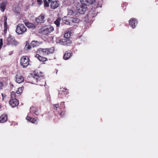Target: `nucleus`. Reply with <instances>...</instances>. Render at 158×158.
<instances>
[{
  "mask_svg": "<svg viewBox=\"0 0 158 158\" xmlns=\"http://www.w3.org/2000/svg\"><path fill=\"white\" fill-rule=\"evenodd\" d=\"M93 3L90 0H81L80 2L76 1L74 3V6L78 12L81 14H84L86 11L87 6H89Z\"/></svg>",
  "mask_w": 158,
  "mask_h": 158,
  "instance_id": "1",
  "label": "nucleus"
},
{
  "mask_svg": "<svg viewBox=\"0 0 158 158\" xmlns=\"http://www.w3.org/2000/svg\"><path fill=\"white\" fill-rule=\"evenodd\" d=\"M41 73V72H40V74L38 73H34L33 76L31 78L33 83L36 84V83H37V84L40 85H43L44 83H42L41 81H44V80L43 78V76Z\"/></svg>",
  "mask_w": 158,
  "mask_h": 158,
  "instance_id": "2",
  "label": "nucleus"
},
{
  "mask_svg": "<svg viewBox=\"0 0 158 158\" xmlns=\"http://www.w3.org/2000/svg\"><path fill=\"white\" fill-rule=\"evenodd\" d=\"M55 49L54 47H52L49 48H39L37 50V52L41 55L46 56L50 53H53Z\"/></svg>",
  "mask_w": 158,
  "mask_h": 158,
  "instance_id": "3",
  "label": "nucleus"
},
{
  "mask_svg": "<svg viewBox=\"0 0 158 158\" xmlns=\"http://www.w3.org/2000/svg\"><path fill=\"white\" fill-rule=\"evenodd\" d=\"M54 30V27L52 26L48 25L44 26L42 28L41 32L43 34L48 35Z\"/></svg>",
  "mask_w": 158,
  "mask_h": 158,
  "instance_id": "4",
  "label": "nucleus"
},
{
  "mask_svg": "<svg viewBox=\"0 0 158 158\" xmlns=\"http://www.w3.org/2000/svg\"><path fill=\"white\" fill-rule=\"evenodd\" d=\"M26 31L27 29L24 24L20 23L17 25L16 29V32L18 34H23Z\"/></svg>",
  "mask_w": 158,
  "mask_h": 158,
  "instance_id": "5",
  "label": "nucleus"
},
{
  "mask_svg": "<svg viewBox=\"0 0 158 158\" xmlns=\"http://www.w3.org/2000/svg\"><path fill=\"white\" fill-rule=\"evenodd\" d=\"M29 58L27 56H24L20 59V64L21 65L25 68L28 65Z\"/></svg>",
  "mask_w": 158,
  "mask_h": 158,
  "instance_id": "6",
  "label": "nucleus"
},
{
  "mask_svg": "<svg viewBox=\"0 0 158 158\" xmlns=\"http://www.w3.org/2000/svg\"><path fill=\"white\" fill-rule=\"evenodd\" d=\"M45 15L43 13L41 14L40 16L35 19V21L39 24L43 23L45 21Z\"/></svg>",
  "mask_w": 158,
  "mask_h": 158,
  "instance_id": "7",
  "label": "nucleus"
},
{
  "mask_svg": "<svg viewBox=\"0 0 158 158\" xmlns=\"http://www.w3.org/2000/svg\"><path fill=\"white\" fill-rule=\"evenodd\" d=\"M58 42L61 45H66L70 44L71 43V41L69 39H66L65 38L64 39L60 40Z\"/></svg>",
  "mask_w": 158,
  "mask_h": 158,
  "instance_id": "8",
  "label": "nucleus"
},
{
  "mask_svg": "<svg viewBox=\"0 0 158 158\" xmlns=\"http://www.w3.org/2000/svg\"><path fill=\"white\" fill-rule=\"evenodd\" d=\"M59 92L58 96L60 98H62L63 97L64 94L65 95H67L69 93L67 89L63 88H61L60 90H59Z\"/></svg>",
  "mask_w": 158,
  "mask_h": 158,
  "instance_id": "9",
  "label": "nucleus"
},
{
  "mask_svg": "<svg viewBox=\"0 0 158 158\" xmlns=\"http://www.w3.org/2000/svg\"><path fill=\"white\" fill-rule=\"evenodd\" d=\"M137 23V21L134 18L131 19L129 21V25L132 28H135Z\"/></svg>",
  "mask_w": 158,
  "mask_h": 158,
  "instance_id": "10",
  "label": "nucleus"
},
{
  "mask_svg": "<svg viewBox=\"0 0 158 158\" xmlns=\"http://www.w3.org/2000/svg\"><path fill=\"white\" fill-rule=\"evenodd\" d=\"M9 103L12 107H14L18 105L19 101L16 98H14L11 100Z\"/></svg>",
  "mask_w": 158,
  "mask_h": 158,
  "instance_id": "11",
  "label": "nucleus"
},
{
  "mask_svg": "<svg viewBox=\"0 0 158 158\" xmlns=\"http://www.w3.org/2000/svg\"><path fill=\"white\" fill-rule=\"evenodd\" d=\"M71 17H64L62 19L63 22L66 24L71 25Z\"/></svg>",
  "mask_w": 158,
  "mask_h": 158,
  "instance_id": "12",
  "label": "nucleus"
},
{
  "mask_svg": "<svg viewBox=\"0 0 158 158\" xmlns=\"http://www.w3.org/2000/svg\"><path fill=\"white\" fill-rule=\"evenodd\" d=\"M24 81V78L20 75H16V81L18 83H20Z\"/></svg>",
  "mask_w": 158,
  "mask_h": 158,
  "instance_id": "13",
  "label": "nucleus"
},
{
  "mask_svg": "<svg viewBox=\"0 0 158 158\" xmlns=\"http://www.w3.org/2000/svg\"><path fill=\"white\" fill-rule=\"evenodd\" d=\"M7 4V2L6 1H3L1 3L0 8L2 12H3L5 9L6 7Z\"/></svg>",
  "mask_w": 158,
  "mask_h": 158,
  "instance_id": "14",
  "label": "nucleus"
},
{
  "mask_svg": "<svg viewBox=\"0 0 158 158\" xmlns=\"http://www.w3.org/2000/svg\"><path fill=\"white\" fill-rule=\"evenodd\" d=\"M58 2L57 1H52L50 5L51 8L52 9H55L57 8L59 6Z\"/></svg>",
  "mask_w": 158,
  "mask_h": 158,
  "instance_id": "15",
  "label": "nucleus"
},
{
  "mask_svg": "<svg viewBox=\"0 0 158 158\" xmlns=\"http://www.w3.org/2000/svg\"><path fill=\"white\" fill-rule=\"evenodd\" d=\"M7 17L6 16H4V34L6 33L7 30L8 28L7 25Z\"/></svg>",
  "mask_w": 158,
  "mask_h": 158,
  "instance_id": "16",
  "label": "nucleus"
},
{
  "mask_svg": "<svg viewBox=\"0 0 158 158\" xmlns=\"http://www.w3.org/2000/svg\"><path fill=\"white\" fill-rule=\"evenodd\" d=\"M7 120V116L6 114H4L0 117V122L4 123Z\"/></svg>",
  "mask_w": 158,
  "mask_h": 158,
  "instance_id": "17",
  "label": "nucleus"
},
{
  "mask_svg": "<svg viewBox=\"0 0 158 158\" xmlns=\"http://www.w3.org/2000/svg\"><path fill=\"white\" fill-rule=\"evenodd\" d=\"M23 22L25 25L29 28H34L35 27L34 25L32 23H29L26 21H24Z\"/></svg>",
  "mask_w": 158,
  "mask_h": 158,
  "instance_id": "18",
  "label": "nucleus"
},
{
  "mask_svg": "<svg viewBox=\"0 0 158 158\" xmlns=\"http://www.w3.org/2000/svg\"><path fill=\"white\" fill-rule=\"evenodd\" d=\"M35 57L37 58L40 61H45L47 60V58L42 57L39 54H36L35 56Z\"/></svg>",
  "mask_w": 158,
  "mask_h": 158,
  "instance_id": "19",
  "label": "nucleus"
},
{
  "mask_svg": "<svg viewBox=\"0 0 158 158\" xmlns=\"http://www.w3.org/2000/svg\"><path fill=\"white\" fill-rule=\"evenodd\" d=\"M71 56H72L71 53L67 51L64 56L63 59L65 60H68Z\"/></svg>",
  "mask_w": 158,
  "mask_h": 158,
  "instance_id": "20",
  "label": "nucleus"
},
{
  "mask_svg": "<svg viewBox=\"0 0 158 158\" xmlns=\"http://www.w3.org/2000/svg\"><path fill=\"white\" fill-rule=\"evenodd\" d=\"M26 119L27 120H28L29 122H30L32 123H35V122L36 121L35 118H32L28 116H27L26 117Z\"/></svg>",
  "mask_w": 158,
  "mask_h": 158,
  "instance_id": "21",
  "label": "nucleus"
},
{
  "mask_svg": "<svg viewBox=\"0 0 158 158\" xmlns=\"http://www.w3.org/2000/svg\"><path fill=\"white\" fill-rule=\"evenodd\" d=\"M72 33L71 31H67L64 35V37L66 39H68Z\"/></svg>",
  "mask_w": 158,
  "mask_h": 158,
  "instance_id": "22",
  "label": "nucleus"
},
{
  "mask_svg": "<svg viewBox=\"0 0 158 158\" xmlns=\"http://www.w3.org/2000/svg\"><path fill=\"white\" fill-rule=\"evenodd\" d=\"M71 25H73V23H78L80 21V19H79L78 18H73V17H71Z\"/></svg>",
  "mask_w": 158,
  "mask_h": 158,
  "instance_id": "23",
  "label": "nucleus"
},
{
  "mask_svg": "<svg viewBox=\"0 0 158 158\" xmlns=\"http://www.w3.org/2000/svg\"><path fill=\"white\" fill-rule=\"evenodd\" d=\"M61 20V19L60 18H58L54 22V23L56 25L57 27H59L60 25V22Z\"/></svg>",
  "mask_w": 158,
  "mask_h": 158,
  "instance_id": "24",
  "label": "nucleus"
},
{
  "mask_svg": "<svg viewBox=\"0 0 158 158\" xmlns=\"http://www.w3.org/2000/svg\"><path fill=\"white\" fill-rule=\"evenodd\" d=\"M68 14L70 15H75L76 13L75 11H74L72 10H69Z\"/></svg>",
  "mask_w": 158,
  "mask_h": 158,
  "instance_id": "25",
  "label": "nucleus"
},
{
  "mask_svg": "<svg viewBox=\"0 0 158 158\" xmlns=\"http://www.w3.org/2000/svg\"><path fill=\"white\" fill-rule=\"evenodd\" d=\"M30 113H36V109L33 107V106H31L30 107Z\"/></svg>",
  "mask_w": 158,
  "mask_h": 158,
  "instance_id": "26",
  "label": "nucleus"
},
{
  "mask_svg": "<svg viewBox=\"0 0 158 158\" xmlns=\"http://www.w3.org/2000/svg\"><path fill=\"white\" fill-rule=\"evenodd\" d=\"M13 10L15 13L17 14L20 13V10L18 7L14 8Z\"/></svg>",
  "mask_w": 158,
  "mask_h": 158,
  "instance_id": "27",
  "label": "nucleus"
},
{
  "mask_svg": "<svg viewBox=\"0 0 158 158\" xmlns=\"http://www.w3.org/2000/svg\"><path fill=\"white\" fill-rule=\"evenodd\" d=\"M45 7H48L49 6V3L47 2V0H43Z\"/></svg>",
  "mask_w": 158,
  "mask_h": 158,
  "instance_id": "28",
  "label": "nucleus"
},
{
  "mask_svg": "<svg viewBox=\"0 0 158 158\" xmlns=\"http://www.w3.org/2000/svg\"><path fill=\"white\" fill-rule=\"evenodd\" d=\"M15 94L14 92H12L11 94V99L15 98Z\"/></svg>",
  "mask_w": 158,
  "mask_h": 158,
  "instance_id": "29",
  "label": "nucleus"
},
{
  "mask_svg": "<svg viewBox=\"0 0 158 158\" xmlns=\"http://www.w3.org/2000/svg\"><path fill=\"white\" fill-rule=\"evenodd\" d=\"M11 37H8L7 39V41L8 42V44H10L11 43H12V42L14 41V39H12V40H11Z\"/></svg>",
  "mask_w": 158,
  "mask_h": 158,
  "instance_id": "30",
  "label": "nucleus"
},
{
  "mask_svg": "<svg viewBox=\"0 0 158 158\" xmlns=\"http://www.w3.org/2000/svg\"><path fill=\"white\" fill-rule=\"evenodd\" d=\"M31 44L34 47L37 46V42L35 41H33L31 43Z\"/></svg>",
  "mask_w": 158,
  "mask_h": 158,
  "instance_id": "31",
  "label": "nucleus"
},
{
  "mask_svg": "<svg viewBox=\"0 0 158 158\" xmlns=\"http://www.w3.org/2000/svg\"><path fill=\"white\" fill-rule=\"evenodd\" d=\"M59 107V104H56L53 105V108L55 110H57V108Z\"/></svg>",
  "mask_w": 158,
  "mask_h": 158,
  "instance_id": "32",
  "label": "nucleus"
},
{
  "mask_svg": "<svg viewBox=\"0 0 158 158\" xmlns=\"http://www.w3.org/2000/svg\"><path fill=\"white\" fill-rule=\"evenodd\" d=\"M22 88H19L18 89V90L17 91L16 93L17 94H19L22 92Z\"/></svg>",
  "mask_w": 158,
  "mask_h": 158,
  "instance_id": "33",
  "label": "nucleus"
},
{
  "mask_svg": "<svg viewBox=\"0 0 158 158\" xmlns=\"http://www.w3.org/2000/svg\"><path fill=\"white\" fill-rule=\"evenodd\" d=\"M31 48V47L30 45L28 44L26 45L25 47V48L27 49H30Z\"/></svg>",
  "mask_w": 158,
  "mask_h": 158,
  "instance_id": "34",
  "label": "nucleus"
},
{
  "mask_svg": "<svg viewBox=\"0 0 158 158\" xmlns=\"http://www.w3.org/2000/svg\"><path fill=\"white\" fill-rule=\"evenodd\" d=\"M38 4L39 5H40L42 4L43 1L42 0H36Z\"/></svg>",
  "mask_w": 158,
  "mask_h": 158,
  "instance_id": "35",
  "label": "nucleus"
},
{
  "mask_svg": "<svg viewBox=\"0 0 158 158\" xmlns=\"http://www.w3.org/2000/svg\"><path fill=\"white\" fill-rule=\"evenodd\" d=\"M46 97H47V99L49 101L50 100V95H49V94H46Z\"/></svg>",
  "mask_w": 158,
  "mask_h": 158,
  "instance_id": "36",
  "label": "nucleus"
},
{
  "mask_svg": "<svg viewBox=\"0 0 158 158\" xmlns=\"http://www.w3.org/2000/svg\"><path fill=\"white\" fill-rule=\"evenodd\" d=\"M3 84L2 82H0V89H2Z\"/></svg>",
  "mask_w": 158,
  "mask_h": 158,
  "instance_id": "37",
  "label": "nucleus"
},
{
  "mask_svg": "<svg viewBox=\"0 0 158 158\" xmlns=\"http://www.w3.org/2000/svg\"><path fill=\"white\" fill-rule=\"evenodd\" d=\"M64 114V112H61L60 114L61 115H63Z\"/></svg>",
  "mask_w": 158,
  "mask_h": 158,
  "instance_id": "38",
  "label": "nucleus"
},
{
  "mask_svg": "<svg viewBox=\"0 0 158 158\" xmlns=\"http://www.w3.org/2000/svg\"><path fill=\"white\" fill-rule=\"evenodd\" d=\"M3 80H5V81H6V82H7V79L5 77L3 78Z\"/></svg>",
  "mask_w": 158,
  "mask_h": 158,
  "instance_id": "39",
  "label": "nucleus"
},
{
  "mask_svg": "<svg viewBox=\"0 0 158 158\" xmlns=\"http://www.w3.org/2000/svg\"><path fill=\"white\" fill-rule=\"evenodd\" d=\"M64 102H62L61 103V104L60 105H64Z\"/></svg>",
  "mask_w": 158,
  "mask_h": 158,
  "instance_id": "40",
  "label": "nucleus"
},
{
  "mask_svg": "<svg viewBox=\"0 0 158 158\" xmlns=\"http://www.w3.org/2000/svg\"><path fill=\"white\" fill-rule=\"evenodd\" d=\"M48 1L49 2H52V0H48Z\"/></svg>",
  "mask_w": 158,
  "mask_h": 158,
  "instance_id": "41",
  "label": "nucleus"
},
{
  "mask_svg": "<svg viewBox=\"0 0 158 158\" xmlns=\"http://www.w3.org/2000/svg\"><path fill=\"white\" fill-rule=\"evenodd\" d=\"M57 72H58V70H56V74H57Z\"/></svg>",
  "mask_w": 158,
  "mask_h": 158,
  "instance_id": "42",
  "label": "nucleus"
},
{
  "mask_svg": "<svg viewBox=\"0 0 158 158\" xmlns=\"http://www.w3.org/2000/svg\"><path fill=\"white\" fill-rule=\"evenodd\" d=\"M2 97H3V94H2Z\"/></svg>",
  "mask_w": 158,
  "mask_h": 158,
  "instance_id": "43",
  "label": "nucleus"
}]
</instances>
